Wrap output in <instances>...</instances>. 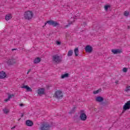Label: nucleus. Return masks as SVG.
Instances as JSON below:
<instances>
[{"label":"nucleus","mask_w":130,"mask_h":130,"mask_svg":"<svg viewBox=\"0 0 130 130\" xmlns=\"http://www.w3.org/2000/svg\"><path fill=\"white\" fill-rule=\"evenodd\" d=\"M52 61L54 63H59L62 61V58L58 54L54 55L52 56Z\"/></svg>","instance_id":"nucleus-1"},{"label":"nucleus","mask_w":130,"mask_h":130,"mask_svg":"<svg viewBox=\"0 0 130 130\" xmlns=\"http://www.w3.org/2000/svg\"><path fill=\"white\" fill-rule=\"evenodd\" d=\"M24 15L26 20H31L33 18V16H34L33 12L30 11H25Z\"/></svg>","instance_id":"nucleus-2"},{"label":"nucleus","mask_w":130,"mask_h":130,"mask_svg":"<svg viewBox=\"0 0 130 130\" xmlns=\"http://www.w3.org/2000/svg\"><path fill=\"white\" fill-rule=\"evenodd\" d=\"M47 24H48L51 26H53V27H56V26H59L60 25L59 24V23L56 21H54L53 20H48L45 23V25L44 26H43V28H44V26H46Z\"/></svg>","instance_id":"nucleus-3"},{"label":"nucleus","mask_w":130,"mask_h":130,"mask_svg":"<svg viewBox=\"0 0 130 130\" xmlns=\"http://www.w3.org/2000/svg\"><path fill=\"white\" fill-rule=\"evenodd\" d=\"M55 98L57 99H62L63 97V93L60 90H56L54 95Z\"/></svg>","instance_id":"nucleus-4"},{"label":"nucleus","mask_w":130,"mask_h":130,"mask_svg":"<svg viewBox=\"0 0 130 130\" xmlns=\"http://www.w3.org/2000/svg\"><path fill=\"white\" fill-rule=\"evenodd\" d=\"M41 130H49L50 129V125L48 123H43L41 124L40 128Z\"/></svg>","instance_id":"nucleus-5"},{"label":"nucleus","mask_w":130,"mask_h":130,"mask_svg":"<svg viewBox=\"0 0 130 130\" xmlns=\"http://www.w3.org/2000/svg\"><path fill=\"white\" fill-rule=\"evenodd\" d=\"M128 109H130V101H127L123 106L122 113H123L124 111H125V110H128Z\"/></svg>","instance_id":"nucleus-6"},{"label":"nucleus","mask_w":130,"mask_h":130,"mask_svg":"<svg viewBox=\"0 0 130 130\" xmlns=\"http://www.w3.org/2000/svg\"><path fill=\"white\" fill-rule=\"evenodd\" d=\"M80 119L82 121H85L87 120V115L84 113H81L80 115Z\"/></svg>","instance_id":"nucleus-7"},{"label":"nucleus","mask_w":130,"mask_h":130,"mask_svg":"<svg viewBox=\"0 0 130 130\" xmlns=\"http://www.w3.org/2000/svg\"><path fill=\"white\" fill-rule=\"evenodd\" d=\"M7 63L8 66H12V64H15L16 63V59H9L7 61Z\"/></svg>","instance_id":"nucleus-8"},{"label":"nucleus","mask_w":130,"mask_h":130,"mask_svg":"<svg viewBox=\"0 0 130 130\" xmlns=\"http://www.w3.org/2000/svg\"><path fill=\"white\" fill-rule=\"evenodd\" d=\"M112 52H113V54H118V53H121L122 50L121 49H112Z\"/></svg>","instance_id":"nucleus-9"},{"label":"nucleus","mask_w":130,"mask_h":130,"mask_svg":"<svg viewBox=\"0 0 130 130\" xmlns=\"http://www.w3.org/2000/svg\"><path fill=\"white\" fill-rule=\"evenodd\" d=\"M95 101L99 103L103 102L104 99L102 96H99L95 98Z\"/></svg>","instance_id":"nucleus-10"},{"label":"nucleus","mask_w":130,"mask_h":130,"mask_svg":"<svg viewBox=\"0 0 130 130\" xmlns=\"http://www.w3.org/2000/svg\"><path fill=\"white\" fill-rule=\"evenodd\" d=\"M22 89H26L27 92H32V89L27 85H23L21 86Z\"/></svg>","instance_id":"nucleus-11"},{"label":"nucleus","mask_w":130,"mask_h":130,"mask_svg":"<svg viewBox=\"0 0 130 130\" xmlns=\"http://www.w3.org/2000/svg\"><path fill=\"white\" fill-rule=\"evenodd\" d=\"M7 77L6 72L4 71L0 72V79H5Z\"/></svg>","instance_id":"nucleus-12"},{"label":"nucleus","mask_w":130,"mask_h":130,"mask_svg":"<svg viewBox=\"0 0 130 130\" xmlns=\"http://www.w3.org/2000/svg\"><path fill=\"white\" fill-rule=\"evenodd\" d=\"M25 123L27 126H32L33 125V122L30 120H26Z\"/></svg>","instance_id":"nucleus-13"},{"label":"nucleus","mask_w":130,"mask_h":130,"mask_svg":"<svg viewBox=\"0 0 130 130\" xmlns=\"http://www.w3.org/2000/svg\"><path fill=\"white\" fill-rule=\"evenodd\" d=\"M38 95H42V94H44V89L40 88L37 91Z\"/></svg>","instance_id":"nucleus-14"},{"label":"nucleus","mask_w":130,"mask_h":130,"mask_svg":"<svg viewBox=\"0 0 130 130\" xmlns=\"http://www.w3.org/2000/svg\"><path fill=\"white\" fill-rule=\"evenodd\" d=\"M41 61V59L39 57H37L34 60V63L35 64L39 63Z\"/></svg>","instance_id":"nucleus-15"},{"label":"nucleus","mask_w":130,"mask_h":130,"mask_svg":"<svg viewBox=\"0 0 130 130\" xmlns=\"http://www.w3.org/2000/svg\"><path fill=\"white\" fill-rule=\"evenodd\" d=\"M11 19H12V15L11 14H8L5 17L6 21H9V20H11Z\"/></svg>","instance_id":"nucleus-16"},{"label":"nucleus","mask_w":130,"mask_h":130,"mask_svg":"<svg viewBox=\"0 0 130 130\" xmlns=\"http://www.w3.org/2000/svg\"><path fill=\"white\" fill-rule=\"evenodd\" d=\"M101 91H102V89H101V88H100L96 90L93 91V94H94V95H96V94H99V93H100Z\"/></svg>","instance_id":"nucleus-17"},{"label":"nucleus","mask_w":130,"mask_h":130,"mask_svg":"<svg viewBox=\"0 0 130 130\" xmlns=\"http://www.w3.org/2000/svg\"><path fill=\"white\" fill-rule=\"evenodd\" d=\"M105 10L106 12L108 11V9H110L111 8V6L109 5H106L104 7Z\"/></svg>","instance_id":"nucleus-18"},{"label":"nucleus","mask_w":130,"mask_h":130,"mask_svg":"<svg viewBox=\"0 0 130 130\" xmlns=\"http://www.w3.org/2000/svg\"><path fill=\"white\" fill-rule=\"evenodd\" d=\"M68 77H69V73H66L61 76V79H64L65 78H68Z\"/></svg>","instance_id":"nucleus-19"},{"label":"nucleus","mask_w":130,"mask_h":130,"mask_svg":"<svg viewBox=\"0 0 130 130\" xmlns=\"http://www.w3.org/2000/svg\"><path fill=\"white\" fill-rule=\"evenodd\" d=\"M73 53H74V52H73V50H71L68 52V56H72L73 55Z\"/></svg>","instance_id":"nucleus-20"},{"label":"nucleus","mask_w":130,"mask_h":130,"mask_svg":"<svg viewBox=\"0 0 130 130\" xmlns=\"http://www.w3.org/2000/svg\"><path fill=\"white\" fill-rule=\"evenodd\" d=\"M74 52H75V56H78L79 55V49H75Z\"/></svg>","instance_id":"nucleus-21"},{"label":"nucleus","mask_w":130,"mask_h":130,"mask_svg":"<svg viewBox=\"0 0 130 130\" xmlns=\"http://www.w3.org/2000/svg\"><path fill=\"white\" fill-rule=\"evenodd\" d=\"M84 49H93V47L90 45H87Z\"/></svg>","instance_id":"nucleus-22"},{"label":"nucleus","mask_w":130,"mask_h":130,"mask_svg":"<svg viewBox=\"0 0 130 130\" xmlns=\"http://www.w3.org/2000/svg\"><path fill=\"white\" fill-rule=\"evenodd\" d=\"M3 111H4V113L7 114V113H9L10 110H9V109H8L7 108H5L4 109H3Z\"/></svg>","instance_id":"nucleus-23"},{"label":"nucleus","mask_w":130,"mask_h":130,"mask_svg":"<svg viewBox=\"0 0 130 130\" xmlns=\"http://www.w3.org/2000/svg\"><path fill=\"white\" fill-rule=\"evenodd\" d=\"M128 15H129V12L128 11H126L124 12V16H125V17H127Z\"/></svg>","instance_id":"nucleus-24"},{"label":"nucleus","mask_w":130,"mask_h":130,"mask_svg":"<svg viewBox=\"0 0 130 130\" xmlns=\"http://www.w3.org/2000/svg\"><path fill=\"white\" fill-rule=\"evenodd\" d=\"M93 50L92 49H85V52L87 53H91Z\"/></svg>","instance_id":"nucleus-25"},{"label":"nucleus","mask_w":130,"mask_h":130,"mask_svg":"<svg viewBox=\"0 0 130 130\" xmlns=\"http://www.w3.org/2000/svg\"><path fill=\"white\" fill-rule=\"evenodd\" d=\"M14 96H15L13 94H9L8 95V99H12V98H13V97H14Z\"/></svg>","instance_id":"nucleus-26"},{"label":"nucleus","mask_w":130,"mask_h":130,"mask_svg":"<svg viewBox=\"0 0 130 130\" xmlns=\"http://www.w3.org/2000/svg\"><path fill=\"white\" fill-rule=\"evenodd\" d=\"M76 109H77V107H73L72 111L71 112H69V113H74V112H75V110H76Z\"/></svg>","instance_id":"nucleus-27"},{"label":"nucleus","mask_w":130,"mask_h":130,"mask_svg":"<svg viewBox=\"0 0 130 130\" xmlns=\"http://www.w3.org/2000/svg\"><path fill=\"white\" fill-rule=\"evenodd\" d=\"M127 68H123L122 69V72L123 73H126L127 72Z\"/></svg>","instance_id":"nucleus-28"},{"label":"nucleus","mask_w":130,"mask_h":130,"mask_svg":"<svg viewBox=\"0 0 130 130\" xmlns=\"http://www.w3.org/2000/svg\"><path fill=\"white\" fill-rule=\"evenodd\" d=\"M130 90V86H128L126 87V89H125V91L126 92H128V91Z\"/></svg>","instance_id":"nucleus-29"},{"label":"nucleus","mask_w":130,"mask_h":130,"mask_svg":"<svg viewBox=\"0 0 130 130\" xmlns=\"http://www.w3.org/2000/svg\"><path fill=\"white\" fill-rule=\"evenodd\" d=\"M56 44L57 45H60V44H61V42H60V41H56Z\"/></svg>","instance_id":"nucleus-30"},{"label":"nucleus","mask_w":130,"mask_h":130,"mask_svg":"<svg viewBox=\"0 0 130 130\" xmlns=\"http://www.w3.org/2000/svg\"><path fill=\"white\" fill-rule=\"evenodd\" d=\"M72 22L68 23V25H65V28H68V27H69V26H70Z\"/></svg>","instance_id":"nucleus-31"},{"label":"nucleus","mask_w":130,"mask_h":130,"mask_svg":"<svg viewBox=\"0 0 130 130\" xmlns=\"http://www.w3.org/2000/svg\"><path fill=\"white\" fill-rule=\"evenodd\" d=\"M87 25V22H84L82 24V26H84V27Z\"/></svg>","instance_id":"nucleus-32"},{"label":"nucleus","mask_w":130,"mask_h":130,"mask_svg":"<svg viewBox=\"0 0 130 130\" xmlns=\"http://www.w3.org/2000/svg\"><path fill=\"white\" fill-rule=\"evenodd\" d=\"M31 69H29V70L28 71L27 73V75H28L29 73H30V72H31Z\"/></svg>","instance_id":"nucleus-33"},{"label":"nucleus","mask_w":130,"mask_h":130,"mask_svg":"<svg viewBox=\"0 0 130 130\" xmlns=\"http://www.w3.org/2000/svg\"><path fill=\"white\" fill-rule=\"evenodd\" d=\"M5 102H8V101H10V99H9V98H8V99H6L5 100Z\"/></svg>","instance_id":"nucleus-34"},{"label":"nucleus","mask_w":130,"mask_h":130,"mask_svg":"<svg viewBox=\"0 0 130 130\" xmlns=\"http://www.w3.org/2000/svg\"><path fill=\"white\" fill-rule=\"evenodd\" d=\"M14 128H16V126H13L12 127H11V129H14Z\"/></svg>","instance_id":"nucleus-35"},{"label":"nucleus","mask_w":130,"mask_h":130,"mask_svg":"<svg viewBox=\"0 0 130 130\" xmlns=\"http://www.w3.org/2000/svg\"><path fill=\"white\" fill-rule=\"evenodd\" d=\"M118 80H116V81H115V84H118Z\"/></svg>","instance_id":"nucleus-36"},{"label":"nucleus","mask_w":130,"mask_h":130,"mask_svg":"<svg viewBox=\"0 0 130 130\" xmlns=\"http://www.w3.org/2000/svg\"><path fill=\"white\" fill-rule=\"evenodd\" d=\"M19 105L20 106H23L24 105H23V104H20Z\"/></svg>","instance_id":"nucleus-37"},{"label":"nucleus","mask_w":130,"mask_h":130,"mask_svg":"<svg viewBox=\"0 0 130 130\" xmlns=\"http://www.w3.org/2000/svg\"><path fill=\"white\" fill-rule=\"evenodd\" d=\"M75 49H79V48L78 47L75 48Z\"/></svg>","instance_id":"nucleus-38"},{"label":"nucleus","mask_w":130,"mask_h":130,"mask_svg":"<svg viewBox=\"0 0 130 130\" xmlns=\"http://www.w3.org/2000/svg\"><path fill=\"white\" fill-rule=\"evenodd\" d=\"M129 28H130L129 26H127V28H128V29H129Z\"/></svg>","instance_id":"nucleus-39"},{"label":"nucleus","mask_w":130,"mask_h":130,"mask_svg":"<svg viewBox=\"0 0 130 130\" xmlns=\"http://www.w3.org/2000/svg\"><path fill=\"white\" fill-rule=\"evenodd\" d=\"M21 117H23V115H22Z\"/></svg>","instance_id":"nucleus-40"},{"label":"nucleus","mask_w":130,"mask_h":130,"mask_svg":"<svg viewBox=\"0 0 130 130\" xmlns=\"http://www.w3.org/2000/svg\"><path fill=\"white\" fill-rule=\"evenodd\" d=\"M13 50H14V49H12V51H13Z\"/></svg>","instance_id":"nucleus-41"},{"label":"nucleus","mask_w":130,"mask_h":130,"mask_svg":"<svg viewBox=\"0 0 130 130\" xmlns=\"http://www.w3.org/2000/svg\"><path fill=\"white\" fill-rule=\"evenodd\" d=\"M15 49V48H14V49Z\"/></svg>","instance_id":"nucleus-42"}]
</instances>
